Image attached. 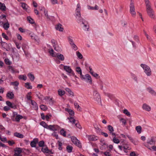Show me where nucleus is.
<instances>
[{"mask_svg":"<svg viewBox=\"0 0 156 156\" xmlns=\"http://www.w3.org/2000/svg\"><path fill=\"white\" fill-rule=\"evenodd\" d=\"M1 45L2 48L5 49L6 51H9L10 49V46L9 44L6 43L1 41Z\"/></svg>","mask_w":156,"mask_h":156,"instance_id":"14","label":"nucleus"},{"mask_svg":"<svg viewBox=\"0 0 156 156\" xmlns=\"http://www.w3.org/2000/svg\"><path fill=\"white\" fill-rule=\"evenodd\" d=\"M41 150L44 153H47V151H48V149L47 147H46L44 148H42Z\"/></svg>","mask_w":156,"mask_h":156,"instance_id":"60","label":"nucleus"},{"mask_svg":"<svg viewBox=\"0 0 156 156\" xmlns=\"http://www.w3.org/2000/svg\"><path fill=\"white\" fill-rule=\"evenodd\" d=\"M2 23L3 24V28L5 30H7L9 27V24L8 22H7L5 23H4L3 22H2Z\"/></svg>","mask_w":156,"mask_h":156,"instance_id":"29","label":"nucleus"},{"mask_svg":"<svg viewBox=\"0 0 156 156\" xmlns=\"http://www.w3.org/2000/svg\"><path fill=\"white\" fill-rule=\"evenodd\" d=\"M108 129L109 132V133L111 134L112 136L115 135V133L113 132L114 131L113 127L110 125H109L108 126Z\"/></svg>","mask_w":156,"mask_h":156,"instance_id":"16","label":"nucleus"},{"mask_svg":"<svg viewBox=\"0 0 156 156\" xmlns=\"http://www.w3.org/2000/svg\"><path fill=\"white\" fill-rule=\"evenodd\" d=\"M5 64L7 65H10L11 64V62L9 61L8 58H6L5 60Z\"/></svg>","mask_w":156,"mask_h":156,"instance_id":"53","label":"nucleus"},{"mask_svg":"<svg viewBox=\"0 0 156 156\" xmlns=\"http://www.w3.org/2000/svg\"><path fill=\"white\" fill-rule=\"evenodd\" d=\"M19 78L20 80H25L27 79V77L25 75H21L19 76Z\"/></svg>","mask_w":156,"mask_h":156,"instance_id":"41","label":"nucleus"},{"mask_svg":"<svg viewBox=\"0 0 156 156\" xmlns=\"http://www.w3.org/2000/svg\"><path fill=\"white\" fill-rule=\"evenodd\" d=\"M8 68L9 70L11 72L14 73L15 72L14 69L12 66H9Z\"/></svg>","mask_w":156,"mask_h":156,"instance_id":"51","label":"nucleus"},{"mask_svg":"<svg viewBox=\"0 0 156 156\" xmlns=\"http://www.w3.org/2000/svg\"><path fill=\"white\" fill-rule=\"evenodd\" d=\"M130 12L133 16H135L136 15V12L135 11V8L134 3H130Z\"/></svg>","mask_w":156,"mask_h":156,"instance_id":"6","label":"nucleus"},{"mask_svg":"<svg viewBox=\"0 0 156 156\" xmlns=\"http://www.w3.org/2000/svg\"><path fill=\"white\" fill-rule=\"evenodd\" d=\"M64 69L69 73H71L73 76H74V73L69 66H64Z\"/></svg>","mask_w":156,"mask_h":156,"instance_id":"7","label":"nucleus"},{"mask_svg":"<svg viewBox=\"0 0 156 156\" xmlns=\"http://www.w3.org/2000/svg\"><path fill=\"white\" fill-rule=\"evenodd\" d=\"M67 119L69 120V122L72 123V124H74L76 122H78V120H76L71 116L68 117Z\"/></svg>","mask_w":156,"mask_h":156,"instance_id":"23","label":"nucleus"},{"mask_svg":"<svg viewBox=\"0 0 156 156\" xmlns=\"http://www.w3.org/2000/svg\"><path fill=\"white\" fill-rule=\"evenodd\" d=\"M146 10L148 15L152 18L154 19L155 16L154 14V12L153 9L151 8V4L146 5Z\"/></svg>","mask_w":156,"mask_h":156,"instance_id":"2","label":"nucleus"},{"mask_svg":"<svg viewBox=\"0 0 156 156\" xmlns=\"http://www.w3.org/2000/svg\"><path fill=\"white\" fill-rule=\"evenodd\" d=\"M23 118V117L22 116L18 115L16 116V118L15 119V121H16L17 122H19L20 119Z\"/></svg>","mask_w":156,"mask_h":156,"instance_id":"30","label":"nucleus"},{"mask_svg":"<svg viewBox=\"0 0 156 156\" xmlns=\"http://www.w3.org/2000/svg\"><path fill=\"white\" fill-rule=\"evenodd\" d=\"M76 71L77 73L80 74H81L82 73V70L79 67H77L76 68Z\"/></svg>","mask_w":156,"mask_h":156,"instance_id":"46","label":"nucleus"},{"mask_svg":"<svg viewBox=\"0 0 156 156\" xmlns=\"http://www.w3.org/2000/svg\"><path fill=\"white\" fill-rule=\"evenodd\" d=\"M40 108L43 111H46L48 109L46 105H41L40 106Z\"/></svg>","mask_w":156,"mask_h":156,"instance_id":"40","label":"nucleus"},{"mask_svg":"<svg viewBox=\"0 0 156 156\" xmlns=\"http://www.w3.org/2000/svg\"><path fill=\"white\" fill-rule=\"evenodd\" d=\"M17 115V113L16 112H13L12 113V115L11 117V119L13 121H15V117Z\"/></svg>","mask_w":156,"mask_h":156,"instance_id":"47","label":"nucleus"},{"mask_svg":"<svg viewBox=\"0 0 156 156\" xmlns=\"http://www.w3.org/2000/svg\"><path fill=\"white\" fill-rule=\"evenodd\" d=\"M76 12L80 13V6L79 3L77 5V8L76 9Z\"/></svg>","mask_w":156,"mask_h":156,"instance_id":"38","label":"nucleus"},{"mask_svg":"<svg viewBox=\"0 0 156 156\" xmlns=\"http://www.w3.org/2000/svg\"><path fill=\"white\" fill-rule=\"evenodd\" d=\"M51 43L53 44V47L54 48V49L56 51H57V50L56 49V47H55V40H54V39H52L51 40Z\"/></svg>","mask_w":156,"mask_h":156,"instance_id":"48","label":"nucleus"},{"mask_svg":"<svg viewBox=\"0 0 156 156\" xmlns=\"http://www.w3.org/2000/svg\"><path fill=\"white\" fill-rule=\"evenodd\" d=\"M38 145L39 147H43L44 146V141H40L39 142H38Z\"/></svg>","mask_w":156,"mask_h":156,"instance_id":"45","label":"nucleus"},{"mask_svg":"<svg viewBox=\"0 0 156 156\" xmlns=\"http://www.w3.org/2000/svg\"><path fill=\"white\" fill-rule=\"evenodd\" d=\"M7 142L10 146H12L15 144V142L13 140H9Z\"/></svg>","mask_w":156,"mask_h":156,"instance_id":"57","label":"nucleus"},{"mask_svg":"<svg viewBox=\"0 0 156 156\" xmlns=\"http://www.w3.org/2000/svg\"><path fill=\"white\" fill-rule=\"evenodd\" d=\"M66 149L68 153H71L72 152L73 149V147L70 145H68L66 147Z\"/></svg>","mask_w":156,"mask_h":156,"instance_id":"36","label":"nucleus"},{"mask_svg":"<svg viewBox=\"0 0 156 156\" xmlns=\"http://www.w3.org/2000/svg\"><path fill=\"white\" fill-rule=\"evenodd\" d=\"M123 149H126L128 150H131V148L130 147L129 145L128 144H126V143L125 142L123 143Z\"/></svg>","mask_w":156,"mask_h":156,"instance_id":"24","label":"nucleus"},{"mask_svg":"<svg viewBox=\"0 0 156 156\" xmlns=\"http://www.w3.org/2000/svg\"><path fill=\"white\" fill-rule=\"evenodd\" d=\"M140 66L144 70V72L147 76H150L151 75V70L149 66L143 64H141Z\"/></svg>","mask_w":156,"mask_h":156,"instance_id":"4","label":"nucleus"},{"mask_svg":"<svg viewBox=\"0 0 156 156\" xmlns=\"http://www.w3.org/2000/svg\"><path fill=\"white\" fill-rule=\"evenodd\" d=\"M100 145L101 146L100 147V148L101 150L105 149L107 147V145L104 140L101 139V140Z\"/></svg>","mask_w":156,"mask_h":156,"instance_id":"10","label":"nucleus"},{"mask_svg":"<svg viewBox=\"0 0 156 156\" xmlns=\"http://www.w3.org/2000/svg\"><path fill=\"white\" fill-rule=\"evenodd\" d=\"M48 129L52 131H56L59 129V127L57 125L48 126Z\"/></svg>","mask_w":156,"mask_h":156,"instance_id":"13","label":"nucleus"},{"mask_svg":"<svg viewBox=\"0 0 156 156\" xmlns=\"http://www.w3.org/2000/svg\"><path fill=\"white\" fill-rule=\"evenodd\" d=\"M123 113L128 116H130V114L126 109H125L123 110Z\"/></svg>","mask_w":156,"mask_h":156,"instance_id":"50","label":"nucleus"},{"mask_svg":"<svg viewBox=\"0 0 156 156\" xmlns=\"http://www.w3.org/2000/svg\"><path fill=\"white\" fill-rule=\"evenodd\" d=\"M58 146H59V147H58V149L60 150H62V143L61 142L59 141H58Z\"/></svg>","mask_w":156,"mask_h":156,"instance_id":"56","label":"nucleus"},{"mask_svg":"<svg viewBox=\"0 0 156 156\" xmlns=\"http://www.w3.org/2000/svg\"><path fill=\"white\" fill-rule=\"evenodd\" d=\"M14 151L15 152L14 156H22V155L20 154L22 151L21 148H16L14 149Z\"/></svg>","mask_w":156,"mask_h":156,"instance_id":"8","label":"nucleus"},{"mask_svg":"<svg viewBox=\"0 0 156 156\" xmlns=\"http://www.w3.org/2000/svg\"><path fill=\"white\" fill-rule=\"evenodd\" d=\"M71 140L73 143L76 145L80 148L82 147L81 145L80 141L77 139L74 136H72L71 138Z\"/></svg>","mask_w":156,"mask_h":156,"instance_id":"5","label":"nucleus"},{"mask_svg":"<svg viewBox=\"0 0 156 156\" xmlns=\"http://www.w3.org/2000/svg\"><path fill=\"white\" fill-rule=\"evenodd\" d=\"M30 83L28 82L25 83V87L27 89H31L32 88V86L30 85Z\"/></svg>","mask_w":156,"mask_h":156,"instance_id":"39","label":"nucleus"},{"mask_svg":"<svg viewBox=\"0 0 156 156\" xmlns=\"http://www.w3.org/2000/svg\"><path fill=\"white\" fill-rule=\"evenodd\" d=\"M38 142V139L37 138H34L33 140L31 142L30 145L32 147H36V145Z\"/></svg>","mask_w":156,"mask_h":156,"instance_id":"15","label":"nucleus"},{"mask_svg":"<svg viewBox=\"0 0 156 156\" xmlns=\"http://www.w3.org/2000/svg\"><path fill=\"white\" fill-rule=\"evenodd\" d=\"M93 95L95 100L97 101L99 105H101V96L98 91L96 90L94 91Z\"/></svg>","mask_w":156,"mask_h":156,"instance_id":"3","label":"nucleus"},{"mask_svg":"<svg viewBox=\"0 0 156 156\" xmlns=\"http://www.w3.org/2000/svg\"><path fill=\"white\" fill-rule=\"evenodd\" d=\"M11 84L17 87L19 84V83L17 81H15L11 83Z\"/></svg>","mask_w":156,"mask_h":156,"instance_id":"55","label":"nucleus"},{"mask_svg":"<svg viewBox=\"0 0 156 156\" xmlns=\"http://www.w3.org/2000/svg\"><path fill=\"white\" fill-rule=\"evenodd\" d=\"M58 94L60 96L63 95L65 94V91L61 89H59L58 91Z\"/></svg>","mask_w":156,"mask_h":156,"instance_id":"37","label":"nucleus"},{"mask_svg":"<svg viewBox=\"0 0 156 156\" xmlns=\"http://www.w3.org/2000/svg\"><path fill=\"white\" fill-rule=\"evenodd\" d=\"M131 74L132 78L135 81H136V82H137V77L136 76V75L132 73H131Z\"/></svg>","mask_w":156,"mask_h":156,"instance_id":"49","label":"nucleus"},{"mask_svg":"<svg viewBox=\"0 0 156 156\" xmlns=\"http://www.w3.org/2000/svg\"><path fill=\"white\" fill-rule=\"evenodd\" d=\"M68 40H69V42L70 44L71 45L73 44H74L73 39H71L70 38V37H68Z\"/></svg>","mask_w":156,"mask_h":156,"instance_id":"59","label":"nucleus"},{"mask_svg":"<svg viewBox=\"0 0 156 156\" xmlns=\"http://www.w3.org/2000/svg\"><path fill=\"white\" fill-rule=\"evenodd\" d=\"M114 136L115 137L113 138V141L116 144L119 143L120 142L119 140L115 138V135Z\"/></svg>","mask_w":156,"mask_h":156,"instance_id":"42","label":"nucleus"},{"mask_svg":"<svg viewBox=\"0 0 156 156\" xmlns=\"http://www.w3.org/2000/svg\"><path fill=\"white\" fill-rule=\"evenodd\" d=\"M14 135L15 136L20 138H23L24 136L23 134L17 132L14 133Z\"/></svg>","mask_w":156,"mask_h":156,"instance_id":"28","label":"nucleus"},{"mask_svg":"<svg viewBox=\"0 0 156 156\" xmlns=\"http://www.w3.org/2000/svg\"><path fill=\"white\" fill-rule=\"evenodd\" d=\"M147 90L148 92L154 96L156 95V92L151 87H148Z\"/></svg>","mask_w":156,"mask_h":156,"instance_id":"22","label":"nucleus"},{"mask_svg":"<svg viewBox=\"0 0 156 156\" xmlns=\"http://www.w3.org/2000/svg\"><path fill=\"white\" fill-rule=\"evenodd\" d=\"M52 116V115L51 114H48L46 115L45 116V118H46V119L48 121L49 119L50 118V117H51Z\"/></svg>","mask_w":156,"mask_h":156,"instance_id":"62","label":"nucleus"},{"mask_svg":"<svg viewBox=\"0 0 156 156\" xmlns=\"http://www.w3.org/2000/svg\"><path fill=\"white\" fill-rule=\"evenodd\" d=\"M65 90L69 94V95H72L73 97L74 96L73 92L69 88H66L65 89Z\"/></svg>","mask_w":156,"mask_h":156,"instance_id":"27","label":"nucleus"},{"mask_svg":"<svg viewBox=\"0 0 156 156\" xmlns=\"http://www.w3.org/2000/svg\"><path fill=\"white\" fill-rule=\"evenodd\" d=\"M62 26V25L61 24L58 23L56 25L55 28L57 30H58L60 31H63V28Z\"/></svg>","mask_w":156,"mask_h":156,"instance_id":"20","label":"nucleus"},{"mask_svg":"<svg viewBox=\"0 0 156 156\" xmlns=\"http://www.w3.org/2000/svg\"><path fill=\"white\" fill-rule=\"evenodd\" d=\"M49 52L51 55L52 56L56 57L59 60L62 61L64 60L65 57L63 55L59 53H54V50L52 49H51Z\"/></svg>","mask_w":156,"mask_h":156,"instance_id":"1","label":"nucleus"},{"mask_svg":"<svg viewBox=\"0 0 156 156\" xmlns=\"http://www.w3.org/2000/svg\"><path fill=\"white\" fill-rule=\"evenodd\" d=\"M79 21L80 22H82V23L83 24H84V27L83 28L84 30H87V31H88V30L89 28V26L88 25H87L86 24V23L87 24V22H85V20H84L83 19H79Z\"/></svg>","mask_w":156,"mask_h":156,"instance_id":"9","label":"nucleus"},{"mask_svg":"<svg viewBox=\"0 0 156 156\" xmlns=\"http://www.w3.org/2000/svg\"><path fill=\"white\" fill-rule=\"evenodd\" d=\"M110 151L108 150L107 151L105 152L104 153V154L105 156H111L112 154L110 153Z\"/></svg>","mask_w":156,"mask_h":156,"instance_id":"43","label":"nucleus"},{"mask_svg":"<svg viewBox=\"0 0 156 156\" xmlns=\"http://www.w3.org/2000/svg\"><path fill=\"white\" fill-rule=\"evenodd\" d=\"M6 104L10 108L16 109V106L14 104H12L10 101H7L6 102Z\"/></svg>","mask_w":156,"mask_h":156,"instance_id":"17","label":"nucleus"},{"mask_svg":"<svg viewBox=\"0 0 156 156\" xmlns=\"http://www.w3.org/2000/svg\"><path fill=\"white\" fill-rule=\"evenodd\" d=\"M66 131L63 129H61L60 131V134L64 136H66Z\"/></svg>","mask_w":156,"mask_h":156,"instance_id":"44","label":"nucleus"},{"mask_svg":"<svg viewBox=\"0 0 156 156\" xmlns=\"http://www.w3.org/2000/svg\"><path fill=\"white\" fill-rule=\"evenodd\" d=\"M143 108L145 110L149 111L151 110V107L146 104H144L142 106Z\"/></svg>","mask_w":156,"mask_h":156,"instance_id":"19","label":"nucleus"},{"mask_svg":"<svg viewBox=\"0 0 156 156\" xmlns=\"http://www.w3.org/2000/svg\"><path fill=\"white\" fill-rule=\"evenodd\" d=\"M78 58L80 59H82L83 58V56L82 55L79 51L76 52Z\"/></svg>","mask_w":156,"mask_h":156,"instance_id":"52","label":"nucleus"},{"mask_svg":"<svg viewBox=\"0 0 156 156\" xmlns=\"http://www.w3.org/2000/svg\"><path fill=\"white\" fill-rule=\"evenodd\" d=\"M75 126H76L80 129H81L82 128V127H81V126L80 125V124L79 123L78 121V122H76L75 123Z\"/></svg>","mask_w":156,"mask_h":156,"instance_id":"58","label":"nucleus"},{"mask_svg":"<svg viewBox=\"0 0 156 156\" xmlns=\"http://www.w3.org/2000/svg\"><path fill=\"white\" fill-rule=\"evenodd\" d=\"M83 80L88 82L90 84L92 83V80L91 76L88 74H87L85 75V76Z\"/></svg>","mask_w":156,"mask_h":156,"instance_id":"11","label":"nucleus"},{"mask_svg":"<svg viewBox=\"0 0 156 156\" xmlns=\"http://www.w3.org/2000/svg\"><path fill=\"white\" fill-rule=\"evenodd\" d=\"M155 140H154V139L153 137H152L150 140H148L147 142V143L148 144H150L151 145H154L155 144Z\"/></svg>","mask_w":156,"mask_h":156,"instance_id":"21","label":"nucleus"},{"mask_svg":"<svg viewBox=\"0 0 156 156\" xmlns=\"http://www.w3.org/2000/svg\"><path fill=\"white\" fill-rule=\"evenodd\" d=\"M86 137L89 141H96L98 139V137L94 135H86Z\"/></svg>","mask_w":156,"mask_h":156,"instance_id":"12","label":"nucleus"},{"mask_svg":"<svg viewBox=\"0 0 156 156\" xmlns=\"http://www.w3.org/2000/svg\"><path fill=\"white\" fill-rule=\"evenodd\" d=\"M72 48L75 50H76L77 49V47L74 44L71 45Z\"/></svg>","mask_w":156,"mask_h":156,"instance_id":"64","label":"nucleus"},{"mask_svg":"<svg viewBox=\"0 0 156 156\" xmlns=\"http://www.w3.org/2000/svg\"><path fill=\"white\" fill-rule=\"evenodd\" d=\"M6 6L5 4L4 3L2 4L0 3V9L2 11H5V10Z\"/></svg>","mask_w":156,"mask_h":156,"instance_id":"33","label":"nucleus"},{"mask_svg":"<svg viewBox=\"0 0 156 156\" xmlns=\"http://www.w3.org/2000/svg\"><path fill=\"white\" fill-rule=\"evenodd\" d=\"M65 110L69 114L72 116L74 114V112L71 109H69L68 108H66Z\"/></svg>","mask_w":156,"mask_h":156,"instance_id":"26","label":"nucleus"},{"mask_svg":"<svg viewBox=\"0 0 156 156\" xmlns=\"http://www.w3.org/2000/svg\"><path fill=\"white\" fill-rule=\"evenodd\" d=\"M136 129L137 132L139 133H141L142 127L140 126H136Z\"/></svg>","mask_w":156,"mask_h":156,"instance_id":"34","label":"nucleus"},{"mask_svg":"<svg viewBox=\"0 0 156 156\" xmlns=\"http://www.w3.org/2000/svg\"><path fill=\"white\" fill-rule=\"evenodd\" d=\"M2 37L5 38L6 40H8L9 39V38L4 33H2Z\"/></svg>","mask_w":156,"mask_h":156,"instance_id":"63","label":"nucleus"},{"mask_svg":"<svg viewBox=\"0 0 156 156\" xmlns=\"http://www.w3.org/2000/svg\"><path fill=\"white\" fill-rule=\"evenodd\" d=\"M27 20L31 24H33L34 23V20L30 16H28L27 17Z\"/></svg>","mask_w":156,"mask_h":156,"instance_id":"32","label":"nucleus"},{"mask_svg":"<svg viewBox=\"0 0 156 156\" xmlns=\"http://www.w3.org/2000/svg\"><path fill=\"white\" fill-rule=\"evenodd\" d=\"M40 124L44 128L48 129V126L45 122L42 121L40 123Z\"/></svg>","mask_w":156,"mask_h":156,"instance_id":"35","label":"nucleus"},{"mask_svg":"<svg viewBox=\"0 0 156 156\" xmlns=\"http://www.w3.org/2000/svg\"><path fill=\"white\" fill-rule=\"evenodd\" d=\"M31 104L33 106L34 110H37L38 109V106L37 103L34 100H31Z\"/></svg>","mask_w":156,"mask_h":156,"instance_id":"18","label":"nucleus"},{"mask_svg":"<svg viewBox=\"0 0 156 156\" xmlns=\"http://www.w3.org/2000/svg\"><path fill=\"white\" fill-rule=\"evenodd\" d=\"M6 96L9 98L12 99L14 97V94L12 92H9L7 93Z\"/></svg>","mask_w":156,"mask_h":156,"instance_id":"25","label":"nucleus"},{"mask_svg":"<svg viewBox=\"0 0 156 156\" xmlns=\"http://www.w3.org/2000/svg\"><path fill=\"white\" fill-rule=\"evenodd\" d=\"M29 79L31 81H33L35 79V77L33 74H32L31 73H29L28 74Z\"/></svg>","mask_w":156,"mask_h":156,"instance_id":"31","label":"nucleus"},{"mask_svg":"<svg viewBox=\"0 0 156 156\" xmlns=\"http://www.w3.org/2000/svg\"><path fill=\"white\" fill-rule=\"evenodd\" d=\"M120 121L122 122V123L124 124V125H126V120L123 118H121L120 119Z\"/></svg>","mask_w":156,"mask_h":156,"instance_id":"61","label":"nucleus"},{"mask_svg":"<svg viewBox=\"0 0 156 156\" xmlns=\"http://www.w3.org/2000/svg\"><path fill=\"white\" fill-rule=\"evenodd\" d=\"M21 6L23 8L26 10L27 9V5L25 3L22 4Z\"/></svg>","mask_w":156,"mask_h":156,"instance_id":"54","label":"nucleus"}]
</instances>
